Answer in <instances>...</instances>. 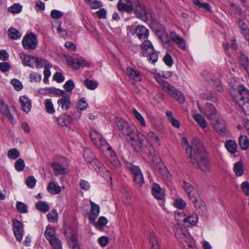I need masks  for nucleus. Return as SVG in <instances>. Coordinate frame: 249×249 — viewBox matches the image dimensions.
<instances>
[{"mask_svg": "<svg viewBox=\"0 0 249 249\" xmlns=\"http://www.w3.org/2000/svg\"><path fill=\"white\" fill-rule=\"evenodd\" d=\"M115 122L118 130L136 151L139 152L143 150L147 153L143 147L144 137L142 134L135 132L131 124L123 119L116 117Z\"/></svg>", "mask_w": 249, "mask_h": 249, "instance_id": "1", "label": "nucleus"}, {"mask_svg": "<svg viewBox=\"0 0 249 249\" xmlns=\"http://www.w3.org/2000/svg\"><path fill=\"white\" fill-rule=\"evenodd\" d=\"M186 154L195 168L199 169L204 173L210 172L211 165L205 155V149L200 141L195 140L193 147L187 149Z\"/></svg>", "mask_w": 249, "mask_h": 249, "instance_id": "2", "label": "nucleus"}, {"mask_svg": "<svg viewBox=\"0 0 249 249\" xmlns=\"http://www.w3.org/2000/svg\"><path fill=\"white\" fill-rule=\"evenodd\" d=\"M230 92L234 101L240 107H242L249 99V90L242 85L232 87Z\"/></svg>", "mask_w": 249, "mask_h": 249, "instance_id": "3", "label": "nucleus"}, {"mask_svg": "<svg viewBox=\"0 0 249 249\" xmlns=\"http://www.w3.org/2000/svg\"><path fill=\"white\" fill-rule=\"evenodd\" d=\"M90 136L94 144L101 150L104 151L111 150V146L97 130H91L90 132Z\"/></svg>", "mask_w": 249, "mask_h": 249, "instance_id": "4", "label": "nucleus"}, {"mask_svg": "<svg viewBox=\"0 0 249 249\" xmlns=\"http://www.w3.org/2000/svg\"><path fill=\"white\" fill-rule=\"evenodd\" d=\"M135 16L143 22L148 20V11L145 5L140 1L137 0L134 2L132 10Z\"/></svg>", "mask_w": 249, "mask_h": 249, "instance_id": "5", "label": "nucleus"}, {"mask_svg": "<svg viewBox=\"0 0 249 249\" xmlns=\"http://www.w3.org/2000/svg\"><path fill=\"white\" fill-rule=\"evenodd\" d=\"M125 164L133 174L134 176L133 181L139 186H141L144 183V179L142 171L139 167L134 165L128 161H125Z\"/></svg>", "mask_w": 249, "mask_h": 249, "instance_id": "6", "label": "nucleus"}, {"mask_svg": "<svg viewBox=\"0 0 249 249\" xmlns=\"http://www.w3.org/2000/svg\"><path fill=\"white\" fill-rule=\"evenodd\" d=\"M37 38L35 34L30 33L23 38L22 44L26 50H34L37 46Z\"/></svg>", "mask_w": 249, "mask_h": 249, "instance_id": "7", "label": "nucleus"}, {"mask_svg": "<svg viewBox=\"0 0 249 249\" xmlns=\"http://www.w3.org/2000/svg\"><path fill=\"white\" fill-rule=\"evenodd\" d=\"M187 194L197 209L201 210L204 212L206 211L205 203L200 198L199 194L196 189L189 192Z\"/></svg>", "mask_w": 249, "mask_h": 249, "instance_id": "8", "label": "nucleus"}, {"mask_svg": "<svg viewBox=\"0 0 249 249\" xmlns=\"http://www.w3.org/2000/svg\"><path fill=\"white\" fill-rule=\"evenodd\" d=\"M64 234L71 249H80L77 237L73 231L70 229L65 231Z\"/></svg>", "mask_w": 249, "mask_h": 249, "instance_id": "9", "label": "nucleus"}, {"mask_svg": "<svg viewBox=\"0 0 249 249\" xmlns=\"http://www.w3.org/2000/svg\"><path fill=\"white\" fill-rule=\"evenodd\" d=\"M13 228L14 235L18 241L20 242L23 238V225L18 220L16 219L12 220Z\"/></svg>", "mask_w": 249, "mask_h": 249, "instance_id": "10", "label": "nucleus"}, {"mask_svg": "<svg viewBox=\"0 0 249 249\" xmlns=\"http://www.w3.org/2000/svg\"><path fill=\"white\" fill-rule=\"evenodd\" d=\"M198 108L208 119H212V117L215 115L216 114V109L214 106L211 103L206 104L205 109H203L199 105H198Z\"/></svg>", "mask_w": 249, "mask_h": 249, "instance_id": "11", "label": "nucleus"}, {"mask_svg": "<svg viewBox=\"0 0 249 249\" xmlns=\"http://www.w3.org/2000/svg\"><path fill=\"white\" fill-rule=\"evenodd\" d=\"M213 128L221 135L226 133V125L225 121L221 118H218L213 124Z\"/></svg>", "mask_w": 249, "mask_h": 249, "instance_id": "12", "label": "nucleus"}, {"mask_svg": "<svg viewBox=\"0 0 249 249\" xmlns=\"http://www.w3.org/2000/svg\"><path fill=\"white\" fill-rule=\"evenodd\" d=\"M117 6L119 11L130 13L133 9L134 4L130 0H119Z\"/></svg>", "mask_w": 249, "mask_h": 249, "instance_id": "13", "label": "nucleus"}, {"mask_svg": "<svg viewBox=\"0 0 249 249\" xmlns=\"http://www.w3.org/2000/svg\"><path fill=\"white\" fill-rule=\"evenodd\" d=\"M90 205L91 206L90 213L89 215V219L90 222H93L96 220L100 213V206L91 200L89 201Z\"/></svg>", "mask_w": 249, "mask_h": 249, "instance_id": "14", "label": "nucleus"}, {"mask_svg": "<svg viewBox=\"0 0 249 249\" xmlns=\"http://www.w3.org/2000/svg\"><path fill=\"white\" fill-rule=\"evenodd\" d=\"M133 35L140 39H145L148 36L149 31L144 26L138 25L135 28Z\"/></svg>", "mask_w": 249, "mask_h": 249, "instance_id": "15", "label": "nucleus"}, {"mask_svg": "<svg viewBox=\"0 0 249 249\" xmlns=\"http://www.w3.org/2000/svg\"><path fill=\"white\" fill-rule=\"evenodd\" d=\"M71 94L61 97L57 100V103L58 107H60L63 110H68L71 106V102L70 99Z\"/></svg>", "mask_w": 249, "mask_h": 249, "instance_id": "16", "label": "nucleus"}, {"mask_svg": "<svg viewBox=\"0 0 249 249\" xmlns=\"http://www.w3.org/2000/svg\"><path fill=\"white\" fill-rule=\"evenodd\" d=\"M19 57L24 66H27L32 68H34L33 64L35 57L21 53L19 54Z\"/></svg>", "mask_w": 249, "mask_h": 249, "instance_id": "17", "label": "nucleus"}, {"mask_svg": "<svg viewBox=\"0 0 249 249\" xmlns=\"http://www.w3.org/2000/svg\"><path fill=\"white\" fill-rule=\"evenodd\" d=\"M153 196L157 199H162L164 196V191L156 183H154L152 189Z\"/></svg>", "mask_w": 249, "mask_h": 249, "instance_id": "18", "label": "nucleus"}, {"mask_svg": "<svg viewBox=\"0 0 249 249\" xmlns=\"http://www.w3.org/2000/svg\"><path fill=\"white\" fill-rule=\"evenodd\" d=\"M198 222V216L196 213H193L186 216L184 224L186 227H190L195 226Z\"/></svg>", "mask_w": 249, "mask_h": 249, "instance_id": "19", "label": "nucleus"}, {"mask_svg": "<svg viewBox=\"0 0 249 249\" xmlns=\"http://www.w3.org/2000/svg\"><path fill=\"white\" fill-rule=\"evenodd\" d=\"M141 53L143 56L147 55L148 53H151L153 51V46L149 40L144 41L141 46Z\"/></svg>", "mask_w": 249, "mask_h": 249, "instance_id": "20", "label": "nucleus"}, {"mask_svg": "<svg viewBox=\"0 0 249 249\" xmlns=\"http://www.w3.org/2000/svg\"><path fill=\"white\" fill-rule=\"evenodd\" d=\"M19 101L23 111L27 113L29 112L31 108L30 100L26 96H22L19 98Z\"/></svg>", "mask_w": 249, "mask_h": 249, "instance_id": "21", "label": "nucleus"}, {"mask_svg": "<svg viewBox=\"0 0 249 249\" xmlns=\"http://www.w3.org/2000/svg\"><path fill=\"white\" fill-rule=\"evenodd\" d=\"M127 73L129 76L137 81H141L142 80V76L140 72L132 68L128 67L126 70Z\"/></svg>", "mask_w": 249, "mask_h": 249, "instance_id": "22", "label": "nucleus"}, {"mask_svg": "<svg viewBox=\"0 0 249 249\" xmlns=\"http://www.w3.org/2000/svg\"><path fill=\"white\" fill-rule=\"evenodd\" d=\"M0 111L2 114L5 115L9 121H12L13 120V116L10 113L7 106L5 104L3 100H0Z\"/></svg>", "mask_w": 249, "mask_h": 249, "instance_id": "23", "label": "nucleus"}, {"mask_svg": "<svg viewBox=\"0 0 249 249\" xmlns=\"http://www.w3.org/2000/svg\"><path fill=\"white\" fill-rule=\"evenodd\" d=\"M201 98L203 100H210L215 102L218 99L217 94L214 91H206L200 94Z\"/></svg>", "mask_w": 249, "mask_h": 249, "instance_id": "24", "label": "nucleus"}, {"mask_svg": "<svg viewBox=\"0 0 249 249\" xmlns=\"http://www.w3.org/2000/svg\"><path fill=\"white\" fill-rule=\"evenodd\" d=\"M172 41L178 44L180 48L183 50L185 49L186 45L184 39L173 32H172Z\"/></svg>", "mask_w": 249, "mask_h": 249, "instance_id": "25", "label": "nucleus"}, {"mask_svg": "<svg viewBox=\"0 0 249 249\" xmlns=\"http://www.w3.org/2000/svg\"><path fill=\"white\" fill-rule=\"evenodd\" d=\"M107 219L104 216H101L97 222H90L97 230L102 231L104 227L107 223Z\"/></svg>", "mask_w": 249, "mask_h": 249, "instance_id": "26", "label": "nucleus"}, {"mask_svg": "<svg viewBox=\"0 0 249 249\" xmlns=\"http://www.w3.org/2000/svg\"><path fill=\"white\" fill-rule=\"evenodd\" d=\"M48 191L52 195L58 194L61 191V187L53 182H50L47 187Z\"/></svg>", "mask_w": 249, "mask_h": 249, "instance_id": "27", "label": "nucleus"}, {"mask_svg": "<svg viewBox=\"0 0 249 249\" xmlns=\"http://www.w3.org/2000/svg\"><path fill=\"white\" fill-rule=\"evenodd\" d=\"M172 98L180 104L184 103L185 100L184 95L177 89L174 88H172Z\"/></svg>", "mask_w": 249, "mask_h": 249, "instance_id": "28", "label": "nucleus"}, {"mask_svg": "<svg viewBox=\"0 0 249 249\" xmlns=\"http://www.w3.org/2000/svg\"><path fill=\"white\" fill-rule=\"evenodd\" d=\"M225 147L227 150L232 155L237 152V144L235 141L228 140L225 143Z\"/></svg>", "mask_w": 249, "mask_h": 249, "instance_id": "29", "label": "nucleus"}, {"mask_svg": "<svg viewBox=\"0 0 249 249\" xmlns=\"http://www.w3.org/2000/svg\"><path fill=\"white\" fill-rule=\"evenodd\" d=\"M193 118L201 128H205L207 126L208 124L206 120L200 114L194 115Z\"/></svg>", "mask_w": 249, "mask_h": 249, "instance_id": "30", "label": "nucleus"}, {"mask_svg": "<svg viewBox=\"0 0 249 249\" xmlns=\"http://www.w3.org/2000/svg\"><path fill=\"white\" fill-rule=\"evenodd\" d=\"M45 236L48 241L56 238L55 236V230L52 227L47 226L45 231Z\"/></svg>", "mask_w": 249, "mask_h": 249, "instance_id": "31", "label": "nucleus"}, {"mask_svg": "<svg viewBox=\"0 0 249 249\" xmlns=\"http://www.w3.org/2000/svg\"><path fill=\"white\" fill-rule=\"evenodd\" d=\"M239 144L242 150H247L249 147V139L247 136L241 135L239 138Z\"/></svg>", "mask_w": 249, "mask_h": 249, "instance_id": "32", "label": "nucleus"}, {"mask_svg": "<svg viewBox=\"0 0 249 249\" xmlns=\"http://www.w3.org/2000/svg\"><path fill=\"white\" fill-rule=\"evenodd\" d=\"M107 151L110 154V155L108 156V160H109L110 163L115 167H119L121 164L120 162L117 158V157L116 156L115 153L113 152V151H112V148H111L110 150Z\"/></svg>", "mask_w": 249, "mask_h": 249, "instance_id": "33", "label": "nucleus"}, {"mask_svg": "<svg viewBox=\"0 0 249 249\" xmlns=\"http://www.w3.org/2000/svg\"><path fill=\"white\" fill-rule=\"evenodd\" d=\"M173 205L178 209L184 210L187 206V203L182 198L178 197L175 199Z\"/></svg>", "mask_w": 249, "mask_h": 249, "instance_id": "34", "label": "nucleus"}, {"mask_svg": "<svg viewBox=\"0 0 249 249\" xmlns=\"http://www.w3.org/2000/svg\"><path fill=\"white\" fill-rule=\"evenodd\" d=\"M71 119V117L69 115H62L57 118V123L61 126H66L70 124Z\"/></svg>", "mask_w": 249, "mask_h": 249, "instance_id": "35", "label": "nucleus"}, {"mask_svg": "<svg viewBox=\"0 0 249 249\" xmlns=\"http://www.w3.org/2000/svg\"><path fill=\"white\" fill-rule=\"evenodd\" d=\"M233 170L237 177L241 176L244 172V166L240 161L236 162L233 166Z\"/></svg>", "mask_w": 249, "mask_h": 249, "instance_id": "36", "label": "nucleus"}, {"mask_svg": "<svg viewBox=\"0 0 249 249\" xmlns=\"http://www.w3.org/2000/svg\"><path fill=\"white\" fill-rule=\"evenodd\" d=\"M149 242L151 244L150 249H160L159 241L154 233H150Z\"/></svg>", "mask_w": 249, "mask_h": 249, "instance_id": "37", "label": "nucleus"}, {"mask_svg": "<svg viewBox=\"0 0 249 249\" xmlns=\"http://www.w3.org/2000/svg\"><path fill=\"white\" fill-rule=\"evenodd\" d=\"M44 106L46 112L49 114H53L55 109L51 99H46L44 102Z\"/></svg>", "mask_w": 249, "mask_h": 249, "instance_id": "38", "label": "nucleus"}, {"mask_svg": "<svg viewBox=\"0 0 249 249\" xmlns=\"http://www.w3.org/2000/svg\"><path fill=\"white\" fill-rule=\"evenodd\" d=\"M8 36L12 39H16L19 38L21 35L20 32L15 28H11L7 31Z\"/></svg>", "mask_w": 249, "mask_h": 249, "instance_id": "39", "label": "nucleus"}, {"mask_svg": "<svg viewBox=\"0 0 249 249\" xmlns=\"http://www.w3.org/2000/svg\"><path fill=\"white\" fill-rule=\"evenodd\" d=\"M208 82L212 86L215 87L217 90L221 91L222 90L219 79L215 77L212 76L208 80Z\"/></svg>", "mask_w": 249, "mask_h": 249, "instance_id": "40", "label": "nucleus"}, {"mask_svg": "<svg viewBox=\"0 0 249 249\" xmlns=\"http://www.w3.org/2000/svg\"><path fill=\"white\" fill-rule=\"evenodd\" d=\"M36 208L43 213H46L49 210V206L47 203L41 201H39L36 203Z\"/></svg>", "mask_w": 249, "mask_h": 249, "instance_id": "41", "label": "nucleus"}, {"mask_svg": "<svg viewBox=\"0 0 249 249\" xmlns=\"http://www.w3.org/2000/svg\"><path fill=\"white\" fill-rule=\"evenodd\" d=\"M83 156L88 163L91 161V160L95 157L94 154L89 148L84 150Z\"/></svg>", "mask_w": 249, "mask_h": 249, "instance_id": "42", "label": "nucleus"}, {"mask_svg": "<svg viewBox=\"0 0 249 249\" xmlns=\"http://www.w3.org/2000/svg\"><path fill=\"white\" fill-rule=\"evenodd\" d=\"M52 167L53 171L56 174H63L65 172V168L58 163H53L52 164Z\"/></svg>", "mask_w": 249, "mask_h": 249, "instance_id": "43", "label": "nucleus"}, {"mask_svg": "<svg viewBox=\"0 0 249 249\" xmlns=\"http://www.w3.org/2000/svg\"><path fill=\"white\" fill-rule=\"evenodd\" d=\"M132 113L136 119L140 122L141 126L143 127L146 126L145 120L141 114L139 113L136 109H133Z\"/></svg>", "mask_w": 249, "mask_h": 249, "instance_id": "44", "label": "nucleus"}, {"mask_svg": "<svg viewBox=\"0 0 249 249\" xmlns=\"http://www.w3.org/2000/svg\"><path fill=\"white\" fill-rule=\"evenodd\" d=\"M239 62L243 68L247 71L249 64V61L248 58L244 54H241L239 57Z\"/></svg>", "mask_w": 249, "mask_h": 249, "instance_id": "45", "label": "nucleus"}, {"mask_svg": "<svg viewBox=\"0 0 249 249\" xmlns=\"http://www.w3.org/2000/svg\"><path fill=\"white\" fill-rule=\"evenodd\" d=\"M84 84L86 87L90 90H94L98 87V83L95 81L86 79Z\"/></svg>", "mask_w": 249, "mask_h": 249, "instance_id": "46", "label": "nucleus"}, {"mask_svg": "<svg viewBox=\"0 0 249 249\" xmlns=\"http://www.w3.org/2000/svg\"><path fill=\"white\" fill-rule=\"evenodd\" d=\"M176 237H179L183 240H184L186 237H188L190 236V234L185 230H182V229L180 231H178L177 229L175 230L174 231Z\"/></svg>", "mask_w": 249, "mask_h": 249, "instance_id": "47", "label": "nucleus"}, {"mask_svg": "<svg viewBox=\"0 0 249 249\" xmlns=\"http://www.w3.org/2000/svg\"><path fill=\"white\" fill-rule=\"evenodd\" d=\"M7 155L9 159L15 160L20 156V152L17 149L13 148L8 151Z\"/></svg>", "mask_w": 249, "mask_h": 249, "instance_id": "48", "label": "nucleus"}, {"mask_svg": "<svg viewBox=\"0 0 249 249\" xmlns=\"http://www.w3.org/2000/svg\"><path fill=\"white\" fill-rule=\"evenodd\" d=\"M175 219L179 223L181 222H184L186 215L183 212L175 211L174 212Z\"/></svg>", "mask_w": 249, "mask_h": 249, "instance_id": "49", "label": "nucleus"}, {"mask_svg": "<svg viewBox=\"0 0 249 249\" xmlns=\"http://www.w3.org/2000/svg\"><path fill=\"white\" fill-rule=\"evenodd\" d=\"M47 218L49 222L52 223L55 222L58 219L57 213L55 210H52L48 214Z\"/></svg>", "mask_w": 249, "mask_h": 249, "instance_id": "50", "label": "nucleus"}, {"mask_svg": "<svg viewBox=\"0 0 249 249\" xmlns=\"http://www.w3.org/2000/svg\"><path fill=\"white\" fill-rule=\"evenodd\" d=\"M147 134L148 138L150 139L151 141L155 142V143L159 146L160 145L161 143L160 138L153 131H150L148 132Z\"/></svg>", "mask_w": 249, "mask_h": 249, "instance_id": "51", "label": "nucleus"}, {"mask_svg": "<svg viewBox=\"0 0 249 249\" xmlns=\"http://www.w3.org/2000/svg\"><path fill=\"white\" fill-rule=\"evenodd\" d=\"M25 162L21 159L17 160L15 163V167L17 171L21 172L23 171L25 168Z\"/></svg>", "mask_w": 249, "mask_h": 249, "instance_id": "52", "label": "nucleus"}, {"mask_svg": "<svg viewBox=\"0 0 249 249\" xmlns=\"http://www.w3.org/2000/svg\"><path fill=\"white\" fill-rule=\"evenodd\" d=\"M49 242L53 249H62L61 242L58 238L53 239Z\"/></svg>", "mask_w": 249, "mask_h": 249, "instance_id": "53", "label": "nucleus"}, {"mask_svg": "<svg viewBox=\"0 0 249 249\" xmlns=\"http://www.w3.org/2000/svg\"><path fill=\"white\" fill-rule=\"evenodd\" d=\"M34 63H36V67L37 68H42L43 67H45V66H47L48 64V62L45 59L35 57Z\"/></svg>", "mask_w": 249, "mask_h": 249, "instance_id": "54", "label": "nucleus"}, {"mask_svg": "<svg viewBox=\"0 0 249 249\" xmlns=\"http://www.w3.org/2000/svg\"><path fill=\"white\" fill-rule=\"evenodd\" d=\"M193 3L195 5H196L199 7H201V8L205 9L207 11H210V10H211V6L208 3L205 2V3H202L198 0H193Z\"/></svg>", "mask_w": 249, "mask_h": 249, "instance_id": "55", "label": "nucleus"}, {"mask_svg": "<svg viewBox=\"0 0 249 249\" xmlns=\"http://www.w3.org/2000/svg\"><path fill=\"white\" fill-rule=\"evenodd\" d=\"M29 78L31 82H39L41 79V75L36 72H33L30 73Z\"/></svg>", "mask_w": 249, "mask_h": 249, "instance_id": "56", "label": "nucleus"}, {"mask_svg": "<svg viewBox=\"0 0 249 249\" xmlns=\"http://www.w3.org/2000/svg\"><path fill=\"white\" fill-rule=\"evenodd\" d=\"M21 9V6L18 4H15L8 8V11L12 13L17 14L20 12Z\"/></svg>", "mask_w": 249, "mask_h": 249, "instance_id": "57", "label": "nucleus"}, {"mask_svg": "<svg viewBox=\"0 0 249 249\" xmlns=\"http://www.w3.org/2000/svg\"><path fill=\"white\" fill-rule=\"evenodd\" d=\"M88 104L86 102L85 99L82 98L81 99L77 104V108L81 110H85L88 107Z\"/></svg>", "mask_w": 249, "mask_h": 249, "instance_id": "58", "label": "nucleus"}, {"mask_svg": "<svg viewBox=\"0 0 249 249\" xmlns=\"http://www.w3.org/2000/svg\"><path fill=\"white\" fill-rule=\"evenodd\" d=\"M76 63H78V69L81 67H88L90 63L83 58H77Z\"/></svg>", "mask_w": 249, "mask_h": 249, "instance_id": "59", "label": "nucleus"}, {"mask_svg": "<svg viewBox=\"0 0 249 249\" xmlns=\"http://www.w3.org/2000/svg\"><path fill=\"white\" fill-rule=\"evenodd\" d=\"M64 88L68 92H71L74 88L73 81L71 80H69L65 83L64 85Z\"/></svg>", "mask_w": 249, "mask_h": 249, "instance_id": "60", "label": "nucleus"}, {"mask_svg": "<svg viewBox=\"0 0 249 249\" xmlns=\"http://www.w3.org/2000/svg\"><path fill=\"white\" fill-rule=\"evenodd\" d=\"M11 83L17 90H20L23 88L21 83L17 79H12L11 81Z\"/></svg>", "mask_w": 249, "mask_h": 249, "instance_id": "61", "label": "nucleus"}, {"mask_svg": "<svg viewBox=\"0 0 249 249\" xmlns=\"http://www.w3.org/2000/svg\"><path fill=\"white\" fill-rule=\"evenodd\" d=\"M89 167H91L94 169L98 167H100L101 163L95 157L94 159L91 160V161L89 162Z\"/></svg>", "mask_w": 249, "mask_h": 249, "instance_id": "62", "label": "nucleus"}, {"mask_svg": "<svg viewBox=\"0 0 249 249\" xmlns=\"http://www.w3.org/2000/svg\"><path fill=\"white\" fill-rule=\"evenodd\" d=\"M36 183V180L33 176L28 178L26 180V184L29 188H33Z\"/></svg>", "mask_w": 249, "mask_h": 249, "instance_id": "63", "label": "nucleus"}, {"mask_svg": "<svg viewBox=\"0 0 249 249\" xmlns=\"http://www.w3.org/2000/svg\"><path fill=\"white\" fill-rule=\"evenodd\" d=\"M241 188L244 194L249 196V183L247 181L243 182L241 184Z\"/></svg>", "mask_w": 249, "mask_h": 249, "instance_id": "64", "label": "nucleus"}]
</instances>
